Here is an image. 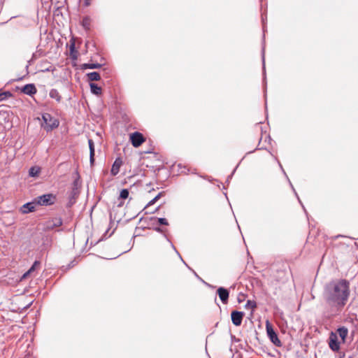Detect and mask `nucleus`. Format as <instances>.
<instances>
[{
	"label": "nucleus",
	"mask_w": 358,
	"mask_h": 358,
	"mask_svg": "<svg viewBox=\"0 0 358 358\" xmlns=\"http://www.w3.org/2000/svg\"><path fill=\"white\" fill-rule=\"evenodd\" d=\"M350 293V282L345 278H335L327 282L322 292L327 317L338 315L346 306Z\"/></svg>",
	"instance_id": "nucleus-1"
},
{
	"label": "nucleus",
	"mask_w": 358,
	"mask_h": 358,
	"mask_svg": "<svg viewBox=\"0 0 358 358\" xmlns=\"http://www.w3.org/2000/svg\"><path fill=\"white\" fill-rule=\"evenodd\" d=\"M42 119L45 123L44 128L47 131H51L59 127V120L53 117L49 113H44L42 115Z\"/></svg>",
	"instance_id": "nucleus-2"
},
{
	"label": "nucleus",
	"mask_w": 358,
	"mask_h": 358,
	"mask_svg": "<svg viewBox=\"0 0 358 358\" xmlns=\"http://www.w3.org/2000/svg\"><path fill=\"white\" fill-rule=\"evenodd\" d=\"M56 200V196L52 194H46L35 199L36 204L40 206L52 205Z\"/></svg>",
	"instance_id": "nucleus-3"
},
{
	"label": "nucleus",
	"mask_w": 358,
	"mask_h": 358,
	"mask_svg": "<svg viewBox=\"0 0 358 358\" xmlns=\"http://www.w3.org/2000/svg\"><path fill=\"white\" fill-rule=\"evenodd\" d=\"M266 332L267 335L271 340V341L276 346H281L282 343L280 340L278 338L277 334L274 331L272 325L270 324L268 321H266Z\"/></svg>",
	"instance_id": "nucleus-4"
},
{
	"label": "nucleus",
	"mask_w": 358,
	"mask_h": 358,
	"mask_svg": "<svg viewBox=\"0 0 358 358\" xmlns=\"http://www.w3.org/2000/svg\"><path fill=\"white\" fill-rule=\"evenodd\" d=\"M328 343H329V348L332 351H334V352L339 351V350L341 348V345H340V342L338 341V335L336 333H335L334 331H331L330 333L329 340H328Z\"/></svg>",
	"instance_id": "nucleus-5"
},
{
	"label": "nucleus",
	"mask_w": 358,
	"mask_h": 358,
	"mask_svg": "<svg viewBox=\"0 0 358 358\" xmlns=\"http://www.w3.org/2000/svg\"><path fill=\"white\" fill-rule=\"evenodd\" d=\"M62 219L60 217H52L46 221L44 224L45 231L53 230L55 227H60L62 224Z\"/></svg>",
	"instance_id": "nucleus-6"
},
{
	"label": "nucleus",
	"mask_w": 358,
	"mask_h": 358,
	"mask_svg": "<svg viewBox=\"0 0 358 358\" xmlns=\"http://www.w3.org/2000/svg\"><path fill=\"white\" fill-rule=\"evenodd\" d=\"M130 140L133 146L138 148L145 141V138L142 134L136 131L131 134Z\"/></svg>",
	"instance_id": "nucleus-7"
},
{
	"label": "nucleus",
	"mask_w": 358,
	"mask_h": 358,
	"mask_svg": "<svg viewBox=\"0 0 358 358\" xmlns=\"http://www.w3.org/2000/svg\"><path fill=\"white\" fill-rule=\"evenodd\" d=\"M244 316V313L241 311L234 310L231 312V317L232 323L235 326H240Z\"/></svg>",
	"instance_id": "nucleus-8"
},
{
	"label": "nucleus",
	"mask_w": 358,
	"mask_h": 358,
	"mask_svg": "<svg viewBox=\"0 0 358 358\" xmlns=\"http://www.w3.org/2000/svg\"><path fill=\"white\" fill-rule=\"evenodd\" d=\"M122 165V160L120 157H117L113 162L111 169H110V174L113 176H115L117 175V173L120 172V169L121 166Z\"/></svg>",
	"instance_id": "nucleus-9"
},
{
	"label": "nucleus",
	"mask_w": 358,
	"mask_h": 358,
	"mask_svg": "<svg viewBox=\"0 0 358 358\" xmlns=\"http://www.w3.org/2000/svg\"><path fill=\"white\" fill-rule=\"evenodd\" d=\"M217 294L219 295V297L221 300V301L226 304L228 302L229 292V291L224 287H219L217 290Z\"/></svg>",
	"instance_id": "nucleus-10"
},
{
	"label": "nucleus",
	"mask_w": 358,
	"mask_h": 358,
	"mask_svg": "<svg viewBox=\"0 0 358 358\" xmlns=\"http://www.w3.org/2000/svg\"><path fill=\"white\" fill-rule=\"evenodd\" d=\"M36 202H28L22 206L21 212L23 214H27L36 210Z\"/></svg>",
	"instance_id": "nucleus-11"
},
{
	"label": "nucleus",
	"mask_w": 358,
	"mask_h": 358,
	"mask_svg": "<svg viewBox=\"0 0 358 358\" xmlns=\"http://www.w3.org/2000/svg\"><path fill=\"white\" fill-rule=\"evenodd\" d=\"M21 91L25 94L32 96L36 93L37 90L34 84H27L22 88Z\"/></svg>",
	"instance_id": "nucleus-12"
},
{
	"label": "nucleus",
	"mask_w": 358,
	"mask_h": 358,
	"mask_svg": "<svg viewBox=\"0 0 358 358\" xmlns=\"http://www.w3.org/2000/svg\"><path fill=\"white\" fill-rule=\"evenodd\" d=\"M336 334L337 335L338 334V336L341 337L342 342L345 343V339L348 335V329L344 326L340 327L337 329Z\"/></svg>",
	"instance_id": "nucleus-13"
},
{
	"label": "nucleus",
	"mask_w": 358,
	"mask_h": 358,
	"mask_svg": "<svg viewBox=\"0 0 358 358\" xmlns=\"http://www.w3.org/2000/svg\"><path fill=\"white\" fill-rule=\"evenodd\" d=\"M49 96L50 98L55 99L57 102L59 103L62 101V96L56 89L50 90L49 92Z\"/></svg>",
	"instance_id": "nucleus-14"
},
{
	"label": "nucleus",
	"mask_w": 358,
	"mask_h": 358,
	"mask_svg": "<svg viewBox=\"0 0 358 358\" xmlns=\"http://www.w3.org/2000/svg\"><path fill=\"white\" fill-rule=\"evenodd\" d=\"M90 87L92 93H93L94 94L99 95L101 94V88L99 87L96 83H90Z\"/></svg>",
	"instance_id": "nucleus-15"
},
{
	"label": "nucleus",
	"mask_w": 358,
	"mask_h": 358,
	"mask_svg": "<svg viewBox=\"0 0 358 358\" xmlns=\"http://www.w3.org/2000/svg\"><path fill=\"white\" fill-rule=\"evenodd\" d=\"M71 43L70 47H69L70 55L73 59H76L78 57V51L76 50L75 42L74 41H71Z\"/></svg>",
	"instance_id": "nucleus-16"
},
{
	"label": "nucleus",
	"mask_w": 358,
	"mask_h": 358,
	"mask_svg": "<svg viewBox=\"0 0 358 358\" xmlns=\"http://www.w3.org/2000/svg\"><path fill=\"white\" fill-rule=\"evenodd\" d=\"M101 66V64L99 63H87L82 65L83 69H99Z\"/></svg>",
	"instance_id": "nucleus-17"
},
{
	"label": "nucleus",
	"mask_w": 358,
	"mask_h": 358,
	"mask_svg": "<svg viewBox=\"0 0 358 358\" xmlns=\"http://www.w3.org/2000/svg\"><path fill=\"white\" fill-rule=\"evenodd\" d=\"M88 80L90 81H97L101 79V76L98 72L94 71L87 74Z\"/></svg>",
	"instance_id": "nucleus-18"
},
{
	"label": "nucleus",
	"mask_w": 358,
	"mask_h": 358,
	"mask_svg": "<svg viewBox=\"0 0 358 358\" xmlns=\"http://www.w3.org/2000/svg\"><path fill=\"white\" fill-rule=\"evenodd\" d=\"M91 24V19L90 17L86 16L82 20V25L85 29H90Z\"/></svg>",
	"instance_id": "nucleus-19"
},
{
	"label": "nucleus",
	"mask_w": 358,
	"mask_h": 358,
	"mask_svg": "<svg viewBox=\"0 0 358 358\" xmlns=\"http://www.w3.org/2000/svg\"><path fill=\"white\" fill-rule=\"evenodd\" d=\"M40 173V169L38 167H31L29 170V175L31 177L37 176Z\"/></svg>",
	"instance_id": "nucleus-20"
},
{
	"label": "nucleus",
	"mask_w": 358,
	"mask_h": 358,
	"mask_svg": "<svg viewBox=\"0 0 358 358\" xmlns=\"http://www.w3.org/2000/svg\"><path fill=\"white\" fill-rule=\"evenodd\" d=\"M13 96L9 91L0 92V101H5Z\"/></svg>",
	"instance_id": "nucleus-21"
},
{
	"label": "nucleus",
	"mask_w": 358,
	"mask_h": 358,
	"mask_svg": "<svg viewBox=\"0 0 358 358\" xmlns=\"http://www.w3.org/2000/svg\"><path fill=\"white\" fill-rule=\"evenodd\" d=\"M245 307L246 308H251L252 310H254L257 307V303L255 301L248 300L245 305Z\"/></svg>",
	"instance_id": "nucleus-22"
},
{
	"label": "nucleus",
	"mask_w": 358,
	"mask_h": 358,
	"mask_svg": "<svg viewBox=\"0 0 358 358\" xmlns=\"http://www.w3.org/2000/svg\"><path fill=\"white\" fill-rule=\"evenodd\" d=\"M129 190L127 189H123L121 190L120 194V199H126L129 196Z\"/></svg>",
	"instance_id": "nucleus-23"
},
{
	"label": "nucleus",
	"mask_w": 358,
	"mask_h": 358,
	"mask_svg": "<svg viewBox=\"0 0 358 358\" xmlns=\"http://www.w3.org/2000/svg\"><path fill=\"white\" fill-rule=\"evenodd\" d=\"M78 194V188H77V182H76V181H74V182H73V189H72L71 193V197L73 198L76 196H77Z\"/></svg>",
	"instance_id": "nucleus-24"
},
{
	"label": "nucleus",
	"mask_w": 358,
	"mask_h": 358,
	"mask_svg": "<svg viewBox=\"0 0 358 358\" xmlns=\"http://www.w3.org/2000/svg\"><path fill=\"white\" fill-rule=\"evenodd\" d=\"M164 195V192H159L154 199H152L151 201H150L148 203V206L153 205L158 199L161 198L162 196Z\"/></svg>",
	"instance_id": "nucleus-25"
},
{
	"label": "nucleus",
	"mask_w": 358,
	"mask_h": 358,
	"mask_svg": "<svg viewBox=\"0 0 358 358\" xmlns=\"http://www.w3.org/2000/svg\"><path fill=\"white\" fill-rule=\"evenodd\" d=\"M88 145L90 148V154L95 153L94 144L92 139H88Z\"/></svg>",
	"instance_id": "nucleus-26"
},
{
	"label": "nucleus",
	"mask_w": 358,
	"mask_h": 358,
	"mask_svg": "<svg viewBox=\"0 0 358 358\" xmlns=\"http://www.w3.org/2000/svg\"><path fill=\"white\" fill-rule=\"evenodd\" d=\"M40 265L39 261H35L31 268L28 270L31 273L35 271L36 267Z\"/></svg>",
	"instance_id": "nucleus-27"
},
{
	"label": "nucleus",
	"mask_w": 358,
	"mask_h": 358,
	"mask_svg": "<svg viewBox=\"0 0 358 358\" xmlns=\"http://www.w3.org/2000/svg\"><path fill=\"white\" fill-rule=\"evenodd\" d=\"M157 222L162 225H169V222L166 218L160 217L157 218Z\"/></svg>",
	"instance_id": "nucleus-28"
},
{
	"label": "nucleus",
	"mask_w": 358,
	"mask_h": 358,
	"mask_svg": "<svg viewBox=\"0 0 358 358\" xmlns=\"http://www.w3.org/2000/svg\"><path fill=\"white\" fill-rule=\"evenodd\" d=\"M94 154L95 153L90 154V164H94Z\"/></svg>",
	"instance_id": "nucleus-29"
},
{
	"label": "nucleus",
	"mask_w": 358,
	"mask_h": 358,
	"mask_svg": "<svg viewBox=\"0 0 358 358\" xmlns=\"http://www.w3.org/2000/svg\"><path fill=\"white\" fill-rule=\"evenodd\" d=\"M154 230L157 231V232H159V233H164V230L162 228L159 227H155Z\"/></svg>",
	"instance_id": "nucleus-30"
},
{
	"label": "nucleus",
	"mask_w": 358,
	"mask_h": 358,
	"mask_svg": "<svg viewBox=\"0 0 358 358\" xmlns=\"http://www.w3.org/2000/svg\"><path fill=\"white\" fill-rule=\"evenodd\" d=\"M30 273H30L29 271H27L26 273H24L23 274V275L22 276V279H25V278H27V276H28Z\"/></svg>",
	"instance_id": "nucleus-31"
},
{
	"label": "nucleus",
	"mask_w": 358,
	"mask_h": 358,
	"mask_svg": "<svg viewBox=\"0 0 358 358\" xmlns=\"http://www.w3.org/2000/svg\"><path fill=\"white\" fill-rule=\"evenodd\" d=\"M90 4V0H85V5L88 6Z\"/></svg>",
	"instance_id": "nucleus-32"
},
{
	"label": "nucleus",
	"mask_w": 358,
	"mask_h": 358,
	"mask_svg": "<svg viewBox=\"0 0 358 358\" xmlns=\"http://www.w3.org/2000/svg\"><path fill=\"white\" fill-rule=\"evenodd\" d=\"M352 322L353 324L355 323V325L358 324V320L357 319L352 320Z\"/></svg>",
	"instance_id": "nucleus-33"
},
{
	"label": "nucleus",
	"mask_w": 358,
	"mask_h": 358,
	"mask_svg": "<svg viewBox=\"0 0 358 358\" xmlns=\"http://www.w3.org/2000/svg\"><path fill=\"white\" fill-rule=\"evenodd\" d=\"M355 329H352V336L355 334Z\"/></svg>",
	"instance_id": "nucleus-34"
}]
</instances>
